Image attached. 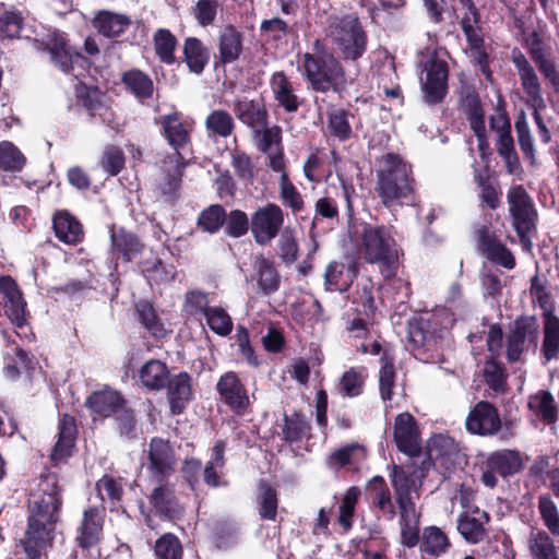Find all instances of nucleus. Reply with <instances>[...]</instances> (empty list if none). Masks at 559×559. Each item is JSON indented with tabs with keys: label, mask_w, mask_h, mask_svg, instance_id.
Masks as SVG:
<instances>
[{
	"label": "nucleus",
	"mask_w": 559,
	"mask_h": 559,
	"mask_svg": "<svg viewBox=\"0 0 559 559\" xmlns=\"http://www.w3.org/2000/svg\"><path fill=\"white\" fill-rule=\"evenodd\" d=\"M53 532L49 527L28 523L25 537L21 540L27 559H46V551L51 546Z\"/></svg>",
	"instance_id": "23"
},
{
	"label": "nucleus",
	"mask_w": 559,
	"mask_h": 559,
	"mask_svg": "<svg viewBox=\"0 0 559 559\" xmlns=\"http://www.w3.org/2000/svg\"><path fill=\"white\" fill-rule=\"evenodd\" d=\"M139 377L146 389L159 391L169 382V370L165 362L151 359L141 367Z\"/></svg>",
	"instance_id": "33"
},
{
	"label": "nucleus",
	"mask_w": 559,
	"mask_h": 559,
	"mask_svg": "<svg viewBox=\"0 0 559 559\" xmlns=\"http://www.w3.org/2000/svg\"><path fill=\"white\" fill-rule=\"evenodd\" d=\"M25 164V157L21 151L11 142L0 143V168L3 170L17 171Z\"/></svg>",
	"instance_id": "54"
},
{
	"label": "nucleus",
	"mask_w": 559,
	"mask_h": 559,
	"mask_svg": "<svg viewBox=\"0 0 559 559\" xmlns=\"http://www.w3.org/2000/svg\"><path fill=\"white\" fill-rule=\"evenodd\" d=\"M155 554L159 559H181L182 549L176 536L165 534L156 542Z\"/></svg>",
	"instance_id": "64"
},
{
	"label": "nucleus",
	"mask_w": 559,
	"mask_h": 559,
	"mask_svg": "<svg viewBox=\"0 0 559 559\" xmlns=\"http://www.w3.org/2000/svg\"><path fill=\"white\" fill-rule=\"evenodd\" d=\"M350 118H353V115L344 109L331 110L328 114V132L340 141L350 139L353 134Z\"/></svg>",
	"instance_id": "44"
},
{
	"label": "nucleus",
	"mask_w": 559,
	"mask_h": 559,
	"mask_svg": "<svg viewBox=\"0 0 559 559\" xmlns=\"http://www.w3.org/2000/svg\"><path fill=\"white\" fill-rule=\"evenodd\" d=\"M421 90L427 104L440 103L448 91V67L442 60H429L421 76Z\"/></svg>",
	"instance_id": "13"
},
{
	"label": "nucleus",
	"mask_w": 559,
	"mask_h": 559,
	"mask_svg": "<svg viewBox=\"0 0 559 559\" xmlns=\"http://www.w3.org/2000/svg\"><path fill=\"white\" fill-rule=\"evenodd\" d=\"M150 469L157 478L169 476L175 471L176 460L168 441L153 438L148 444Z\"/></svg>",
	"instance_id": "20"
},
{
	"label": "nucleus",
	"mask_w": 559,
	"mask_h": 559,
	"mask_svg": "<svg viewBox=\"0 0 559 559\" xmlns=\"http://www.w3.org/2000/svg\"><path fill=\"white\" fill-rule=\"evenodd\" d=\"M274 173L280 174V197L284 205L295 213L302 211L305 205L302 197L290 181L286 166L283 170H274Z\"/></svg>",
	"instance_id": "46"
},
{
	"label": "nucleus",
	"mask_w": 559,
	"mask_h": 559,
	"mask_svg": "<svg viewBox=\"0 0 559 559\" xmlns=\"http://www.w3.org/2000/svg\"><path fill=\"white\" fill-rule=\"evenodd\" d=\"M130 20L121 14L100 12L94 20V25L106 37L120 35L129 26Z\"/></svg>",
	"instance_id": "42"
},
{
	"label": "nucleus",
	"mask_w": 559,
	"mask_h": 559,
	"mask_svg": "<svg viewBox=\"0 0 559 559\" xmlns=\"http://www.w3.org/2000/svg\"><path fill=\"white\" fill-rule=\"evenodd\" d=\"M365 456V451L358 443L347 444L335 451H333L326 457V466L330 469L338 471L340 468L352 464L354 461H358Z\"/></svg>",
	"instance_id": "47"
},
{
	"label": "nucleus",
	"mask_w": 559,
	"mask_h": 559,
	"mask_svg": "<svg viewBox=\"0 0 559 559\" xmlns=\"http://www.w3.org/2000/svg\"><path fill=\"white\" fill-rule=\"evenodd\" d=\"M393 440L400 452L408 456H417L421 451V437L415 417L405 412L394 419Z\"/></svg>",
	"instance_id": "12"
},
{
	"label": "nucleus",
	"mask_w": 559,
	"mask_h": 559,
	"mask_svg": "<svg viewBox=\"0 0 559 559\" xmlns=\"http://www.w3.org/2000/svg\"><path fill=\"white\" fill-rule=\"evenodd\" d=\"M538 511L544 525L554 536H559V510L548 495L539 496Z\"/></svg>",
	"instance_id": "52"
},
{
	"label": "nucleus",
	"mask_w": 559,
	"mask_h": 559,
	"mask_svg": "<svg viewBox=\"0 0 559 559\" xmlns=\"http://www.w3.org/2000/svg\"><path fill=\"white\" fill-rule=\"evenodd\" d=\"M122 82L127 88L138 98H148L153 93V82L143 72L131 70L123 74Z\"/></svg>",
	"instance_id": "49"
},
{
	"label": "nucleus",
	"mask_w": 559,
	"mask_h": 559,
	"mask_svg": "<svg viewBox=\"0 0 559 559\" xmlns=\"http://www.w3.org/2000/svg\"><path fill=\"white\" fill-rule=\"evenodd\" d=\"M167 386L170 409L174 414H180L191 399L190 377L187 372H181L173 379L169 378Z\"/></svg>",
	"instance_id": "32"
},
{
	"label": "nucleus",
	"mask_w": 559,
	"mask_h": 559,
	"mask_svg": "<svg viewBox=\"0 0 559 559\" xmlns=\"http://www.w3.org/2000/svg\"><path fill=\"white\" fill-rule=\"evenodd\" d=\"M301 67L316 92H337L345 84V72L340 60L319 41L314 44V52L302 55Z\"/></svg>",
	"instance_id": "6"
},
{
	"label": "nucleus",
	"mask_w": 559,
	"mask_h": 559,
	"mask_svg": "<svg viewBox=\"0 0 559 559\" xmlns=\"http://www.w3.org/2000/svg\"><path fill=\"white\" fill-rule=\"evenodd\" d=\"M225 222V211L221 205H211L198 219L199 226L207 233H216Z\"/></svg>",
	"instance_id": "60"
},
{
	"label": "nucleus",
	"mask_w": 559,
	"mask_h": 559,
	"mask_svg": "<svg viewBox=\"0 0 559 559\" xmlns=\"http://www.w3.org/2000/svg\"><path fill=\"white\" fill-rule=\"evenodd\" d=\"M270 87L278 106L287 112H295L300 106L299 97L295 93L293 82L282 72H274L270 79Z\"/></svg>",
	"instance_id": "26"
},
{
	"label": "nucleus",
	"mask_w": 559,
	"mask_h": 559,
	"mask_svg": "<svg viewBox=\"0 0 559 559\" xmlns=\"http://www.w3.org/2000/svg\"><path fill=\"white\" fill-rule=\"evenodd\" d=\"M359 493L360 491L358 488L350 487L345 492L342 503L340 504L338 522L346 531L352 527V518L354 515Z\"/></svg>",
	"instance_id": "61"
},
{
	"label": "nucleus",
	"mask_w": 559,
	"mask_h": 559,
	"mask_svg": "<svg viewBox=\"0 0 559 559\" xmlns=\"http://www.w3.org/2000/svg\"><path fill=\"white\" fill-rule=\"evenodd\" d=\"M254 145L259 152L266 156V166L272 170H283L286 166L282 129L278 126L262 127L252 132Z\"/></svg>",
	"instance_id": "11"
},
{
	"label": "nucleus",
	"mask_w": 559,
	"mask_h": 559,
	"mask_svg": "<svg viewBox=\"0 0 559 559\" xmlns=\"http://www.w3.org/2000/svg\"><path fill=\"white\" fill-rule=\"evenodd\" d=\"M216 390L221 400L236 414H243L249 404V395L246 386L233 371L221 376L216 383Z\"/></svg>",
	"instance_id": "14"
},
{
	"label": "nucleus",
	"mask_w": 559,
	"mask_h": 559,
	"mask_svg": "<svg viewBox=\"0 0 559 559\" xmlns=\"http://www.w3.org/2000/svg\"><path fill=\"white\" fill-rule=\"evenodd\" d=\"M530 409L540 416L547 423H555L557 419V408L552 395L547 391H539L530 396Z\"/></svg>",
	"instance_id": "48"
},
{
	"label": "nucleus",
	"mask_w": 559,
	"mask_h": 559,
	"mask_svg": "<svg viewBox=\"0 0 559 559\" xmlns=\"http://www.w3.org/2000/svg\"><path fill=\"white\" fill-rule=\"evenodd\" d=\"M259 514L264 520L274 521L277 514V497L276 491L265 485H260V493L258 497Z\"/></svg>",
	"instance_id": "57"
},
{
	"label": "nucleus",
	"mask_w": 559,
	"mask_h": 559,
	"mask_svg": "<svg viewBox=\"0 0 559 559\" xmlns=\"http://www.w3.org/2000/svg\"><path fill=\"white\" fill-rule=\"evenodd\" d=\"M205 128L210 136H229L235 129L233 116L222 109H215L205 119Z\"/></svg>",
	"instance_id": "41"
},
{
	"label": "nucleus",
	"mask_w": 559,
	"mask_h": 559,
	"mask_svg": "<svg viewBox=\"0 0 559 559\" xmlns=\"http://www.w3.org/2000/svg\"><path fill=\"white\" fill-rule=\"evenodd\" d=\"M242 34L233 25H226L218 36V52L223 63L236 61L242 52Z\"/></svg>",
	"instance_id": "30"
},
{
	"label": "nucleus",
	"mask_w": 559,
	"mask_h": 559,
	"mask_svg": "<svg viewBox=\"0 0 559 559\" xmlns=\"http://www.w3.org/2000/svg\"><path fill=\"white\" fill-rule=\"evenodd\" d=\"M415 186L412 166L401 156L389 153L381 158L376 190L384 206L393 207L412 202Z\"/></svg>",
	"instance_id": "3"
},
{
	"label": "nucleus",
	"mask_w": 559,
	"mask_h": 559,
	"mask_svg": "<svg viewBox=\"0 0 559 559\" xmlns=\"http://www.w3.org/2000/svg\"><path fill=\"white\" fill-rule=\"evenodd\" d=\"M233 110L238 120L246 124L251 132L267 124V110L257 100L247 98L237 99L234 102Z\"/></svg>",
	"instance_id": "25"
},
{
	"label": "nucleus",
	"mask_w": 559,
	"mask_h": 559,
	"mask_svg": "<svg viewBox=\"0 0 559 559\" xmlns=\"http://www.w3.org/2000/svg\"><path fill=\"white\" fill-rule=\"evenodd\" d=\"M480 245L488 259L507 269L514 267L515 261L512 253L493 237L490 235H483L480 238Z\"/></svg>",
	"instance_id": "45"
},
{
	"label": "nucleus",
	"mask_w": 559,
	"mask_h": 559,
	"mask_svg": "<svg viewBox=\"0 0 559 559\" xmlns=\"http://www.w3.org/2000/svg\"><path fill=\"white\" fill-rule=\"evenodd\" d=\"M542 352L547 362L559 354V319L552 313L545 314Z\"/></svg>",
	"instance_id": "39"
},
{
	"label": "nucleus",
	"mask_w": 559,
	"mask_h": 559,
	"mask_svg": "<svg viewBox=\"0 0 559 559\" xmlns=\"http://www.w3.org/2000/svg\"><path fill=\"white\" fill-rule=\"evenodd\" d=\"M324 34L326 41L343 59L356 61L367 50L368 35L355 13L330 15Z\"/></svg>",
	"instance_id": "5"
},
{
	"label": "nucleus",
	"mask_w": 559,
	"mask_h": 559,
	"mask_svg": "<svg viewBox=\"0 0 559 559\" xmlns=\"http://www.w3.org/2000/svg\"><path fill=\"white\" fill-rule=\"evenodd\" d=\"M225 448L226 443L224 441H216L212 448L211 457L203 469V479L211 487L224 485L221 475L225 466Z\"/></svg>",
	"instance_id": "35"
},
{
	"label": "nucleus",
	"mask_w": 559,
	"mask_h": 559,
	"mask_svg": "<svg viewBox=\"0 0 559 559\" xmlns=\"http://www.w3.org/2000/svg\"><path fill=\"white\" fill-rule=\"evenodd\" d=\"M76 439V425L72 416L64 415L58 425V440L52 448L50 457L55 464L71 456Z\"/></svg>",
	"instance_id": "24"
},
{
	"label": "nucleus",
	"mask_w": 559,
	"mask_h": 559,
	"mask_svg": "<svg viewBox=\"0 0 559 559\" xmlns=\"http://www.w3.org/2000/svg\"><path fill=\"white\" fill-rule=\"evenodd\" d=\"M144 274L151 285L165 284L175 280L176 269L171 264H164L162 261L156 260L152 266L144 270Z\"/></svg>",
	"instance_id": "62"
},
{
	"label": "nucleus",
	"mask_w": 559,
	"mask_h": 559,
	"mask_svg": "<svg viewBox=\"0 0 559 559\" xmlns=\"http://www.w3.org/2000/svg\"><path fill=\"white\" fill-rule=\"evenodd\" d=\"M356 266L332 261L328 264L324 272V286L329 292H346L356 277Z\"/></svg>",
	"instance_id": "27"
},
{
	"label": "nucleus",
	"mask_w": 559,
	"mask_h": 559,
	"mask_svg": "<svg viewBox=\"0 0 559 559\" xmlns=\"http://www.w3.org/2000/svg\"><path fill=\"white\" fill-rule=\"evenodd\" d=\"M176 37L166 28H159L154 34V48L159 60L171 64L175 62Z\"/></svg>",
	"instance_id": "50"
},
{
	"label": "nucleus",
	"mask_w": 559,
	"mask_h": 559,
	"mask_svg": "<svg viewBox=\"0 0 559 559\" xmlns=\"http://www.w3.org/2000/svg\"><path fill=\"white\" fill-rule=\"evenodd\" d=\"M455 322L454 313L449 309H438L427 318L415 319L408 325V341L418 355L430 354L428 358L439 357V352Z\"/></svg>",
	"instance_id": "7"
},
{
	"label": "nucleus",
	"mask_w": 559,
	"mask_h": 559,
	"mask_svg": "<svg viewBox=\"0 0 559 559\" xmlns=\"http://www.w3.org/2000/svg\"><path fill=\"white\" fill-rule=\"evenodd\" d=\"M124 400L116 390L105 388L96 391L86 400V406L92 413L102 417L116 415L122 408Z\"/></svg>",
	"instance_id": "28"
},
{
	"label": "nucleus",
	"mask_w": 559,
	"mask_h": 559,
	"mask_svg": "<svg viewBox=\"0 0 559 559\" xmlns=\"http://www.w3.org/2000/svg\"><path fill=\"white\" fill-rule=\"evenodd\" d=\"M395 377L396 373L393 365V358L389 357L388 354L384 353L381 357V368L379 371V389L383 401L391 400Z\"/></svg>",
	"instance_id": "53"
},
{
	"label": "nucleus",
	"mask_w": 559,
	"mask_h": 559,
	"mask_svg": "<svg viewBox=\"0 0 559 559\" xmlns=\"http://www.w3.org/2000/svg\"><path fill=\"white\" fill-rule=\"evenodd\" d=\"M218 5L217 0H198L191 8V11L198 24L206 27L214 23Z\"/></svg>",
	"instance_id": "58"
},
{
	"label": "nucleus",
	"mask_w": 559,
	"mask_h": 559,
	"mask_svg": "<svg viewBox=\"0 0 559 559\" xmlns=\"http://www.w3.org/2000/svg\"><path fill=\"white\" fill-rule=\"evenodd\" d=\"M450 547L448 536L437 526L425 527L421 535L420 549L429 556H440Z\"/></svg>",
	"instance_id": "40"
},
{
	"label": "nucleus",
	"mask_w": 559,
	"mask_h": 559,
	"mask_svg": "<svg viewBox=\"0 0 559 559\" xmlns=\"http://www.w3.org/2000/svg\"><path fill=\"white\" fill-rule=\"evenodd\" d=\"M110 239L112 251L121 254L126 261H131L142 250V243L138 237L122 228L112 227Z\"/></svg>",
	"instance_id": "38"
},
{
	"label": "nucleus",
	"mask_w": 559,
	"mask_h": 559,
	"mask_svg": "<svg viewBox=\"0 0 559 559\" xmlns=\"http://www.w3.org/2000/svg\"><path fill=\"white\" fill-rule=\"evenodd\" d=\"M47 47L51 59L64 73H70L76 67L84 68L86 60L84 57L68 46L67 39L62 33L53 32L49 35Z\"/></svg>",
	"instance_id": "19"
},
{
	"label": "nucleus",
	"mask_w": 559,
	"mask_h": 559,
	"mask_svg": "<svg viewBox=\"0 0 559 559\" xmlns=\"http://www.w3.org/2000/svg\"><path fill=\"white\" fill-rule=\"evenodd\" d=\"M60 489L55 475L40 479L37 492L32 496L28 523L55 531L61 508Z\"/></svg>",
	"instance_id": "8"
},
{
	"label": "nucleus",
	"mask_w": 559,
	"mask_h": 559,
	"mask_svg": "<svg viewBox=\"0 0 559 559\" xmlns=\"http://www.w3.org/2000/svg\"><path fill=\"white\" fill-rule=\"evenodd\" d=\"M162 126L168 143L175 148V153L162 160L157 188L167 201H173L180 187L182 170L186 165L180 150L189 144L190 136L187 126L177 114L163 117Z\"/></svg>",
	"instance_id": "4"
},
{
	"label": "nucleus",
	"mask_w": 559,
	"mask_h": 559,
	"mask_svg": "<svg viewBox=\"0 0 559 559\" xmlns=\"http://www.w3.org/2000/svg\"><path fill=\"white\" fill-rule=\"evenodd\" d=\"M151 503L154 509L165 516H173L179 511V506L169 485L156 487L151 495Z\"/></svg>",
	"instance_id": "43"
},
{
	"label": "nucleus",
	"mask_w": 559,
	"mask_h": 559,
	"mask_svg": "<svg viewBox=\"0 0 559 559\" xmlns=\"http://www.w3.org/2000/svg\"><path fill=\"white\" fill-rule=\"evenodd\" d=\"M310 431V424L307 418L301 414H293L285 419V426L283 433L285 440L288 442H295L306 437Z\"/></svg>",
	"instance_id": "56"
},
{
	"label": "nucleus",
	"mask_w": 559,
	"mask_h": 559,
	"mask_svg": "<svg viewBox=\"0 0 559 559\" xmlns=\"http://www.w3.org/2000/svg\"><path fill=\"white\" fill-rule=\"evenodd\" d=\"M488 521L487 512L479 508H473L472 510L463 511L459 516L457 530L466 542L477 544L486 535L485 525Z\"/></svg>",
	"instance_id": "22"
},
{
	"label": "nucleus",
	"mask_w": 559,
	"mask_h": 559,
	"mask_svg": "<svg viewBox=\"0 0 559 559\" xmlns=\"http://www.w3.org/2000/svg\"><path fill=\"white\" fill-rule=\"evenodd\" d=\"M355 238L359 255L370 264H378L385 280L393 278L399 271L400 252L393 236V227L358 224Z\"/></svg>",
	"instance_id": "1"
},
{
	"label": "nucleus",
	"mask_w": 559,
	"mask_h": 559,
	"mask_svg": "<svg viewBox=\"0 0 559 559\" xmlns=\"http://www.w3.org/2000/svg\"><path fill=\"white\" fill-rule=\"evenodd\" d=\"M466 429L480 436H492L501 427L498 411L488 402H479L469 412L466 418Z\"/></svg>",
	"instance_id": "16"
},
{
	"label": "nucleus",
	"mask_w": 559,
	"mask_h": 559,
	"mask_svg": "<svg viewBox=\"0 0 559 559\" xmlns=\"http://www.w3.org/2000/svg\"><path fill=\"white\" fill-rule=\"evenodd\" d=\"M185 62L194 74H201L209 62V51L197 37H188L183 44Z\"/></svg>",
	"instance_id": "37"
},
{
	"label": "nucleus",
	"mask_w": 559,
	"mask_h": 559,
	"mask_svg": "<svg viewBox=\"0 0 559 559\" xmlns=\"http://www.w3.org/2000/svg\"><path fill=\"white\" fill-rule=\"evenodd\" d=\"M531 559H559L557 547L544 531H532L527 538Z\"/></svg>",
	"instance_id": "36"
},
{
	"label": "nucleus",
	"mask_w": 559,
	"mask_h": 559,
	"mask_svg": "<svg viewBox=\"0 0 559 559\" xmlns=\"http://www.w3.org/2000/svg\"><path fill=\"white\" fill-rule=\"evenodd\" d=\"M390 477L400 510L401 544L413 548L419 542L420 513L416 509L415 501L419 498L421 474L416 469L408 472L395 465Z\"/></svg>",
	"instance_id": "2"
},
{
	"label": "nucleus",
	"mask_w": 559,
	"mask_h": 559,
	"mask_svg": "<svg viewBox=\"0 0 559 559\" xmlns=\"http://www.w3.org/2000/svg\"><path fill=\"white\" fill-rule=\"evenodd\" d=\"M531 55L542 74L549 80L555 91L559 93V72L557 71L554 62L547 58L545 52L539 48L533 49Z\"/></svg>",
	"instance_id": "63"
},
{
	"label": "nucleus",
	"mask_w": 559,
	"mask_h": 559,
	"mask_svg": "<svg viewBox=\"0 0 559 559\" xmlns=\"http://www.w3.org/2000/svg\"><path fill=\"white\" fill-rule=\"evenodd\" d=\"M210 329L221 336L228 335L233 330V321L225 309L212 307L205 312Z\"/></svg>",
	"instance_id": "55"
},
{
	"label": "nucleus",
	"mask_w": 559,
	"mask_h": 559,
	"mask_svg": "<svg viewBox=\"0 0 559 559\" xmlns=\"http://www.w3.org/2000/svg\"><path fill=\"white\" fill-rule=\"evenodd\" d=\"M136 310L141 323L154 337L160 338L167 334L164 323L158 319L154 308L148 302H139Z\"/></svg>",
	"instance_id": "51"
},
{
	"label": "nucleus",
	"mask_w": 559,
	"mask_h": 559,
	"mask_svg": "<svg viewBox=\"0 0 559 559\" xmlns=\"http://www.w3.org/2000/svg\"><path fill=\"white\" fill-rule=\"evenodd\" d=\"M251 282L255 283L259 295L269 296L276 293L281 285V275L273 261L263 255H257L252 262Z\"/></svg>",
	"instance_id": "21"
},
{
	"label": "nucleus",
	"mask_w": 559,
	"mask_h": 559,
	"mask_svg": "<svg viewBox=\"0 0 559 559\" xmlns=\"http://www.w3.org/2000/svg\"><path fill=\"white\" fill-rule=\"evenodd\" d=\"M99 165L109 176L118 175L124 166L123 152L114 145L106 146Z\"/></svg>",
	"instance_id": "59"
},
{
	"label": "nucleus",
	"mask_w": 559,
	"mask_h": 559,
	"mask_svg": "<svg viewBox=\"0 0 559 559\" xmlns=\"http://www.w3.org/2000/svg\"><path fill=\"white\" fill-rule=\"evenodd\" d=\"M512 62L518 70L524 92L530 97L532 107H545L542 86L538 76L526 57L518 49L512 51Z\"/></svg>",
	"instance_id": "18"
},
{
	"label": "nucleus",
	"mask_w": 559,
	"mask_h": 559,
	"mask_svg": "<svg viewBox=\"0 0 559 559\" xmlns=\"http://www.w3.org/2000/svg\"><path fill=\"white\" fill-rule=\"evenodd\" d=\"M284 224V212L280 205L267 203L258 207L250 217V231L254 241L266 246L275 239Z\"/></svg>",
	"instance_id": "9"
},
{
	"label": "nucleus",
	"mask_w": 559,
	"mask_h": 559,
	"mask_svg": "<svg viewBox=\"0 0 559 559\" xmlns=\"http://www.w3.org/2000/svg\"><path fill=\"white\" fill-rule=\"evenodd\" d=\"M53 229L57 238L64 243H78L83 238L81 224L68 212H58L55 215Z\"/></svg>",
	"instance_id": "34"
},
{
	"label": "nucleus",
	"mask_w": 559,
	"mask_h": 559,
	"mask_svg": "<svg viewBox=\"0 0 559 559\" xmlns=\"http://www.w3.org/2000/svg\"><path fill=\"white\" fill-rule=\"evenodd\" d=\"M486 466L496 469L499 476L508 477L521 471L523 460L518 451L499 450L488 455Z\"/></svg>",
	"instance_id": "31"
},
{
	"label": "nucleus",
	"mask_w": 559,
	"mask_h": 559,
	"mask_svg": "<svg viewBox=\"0 0 559 559\" xmlns=\"http://www.w3.org/2000/svg\"><path fill=\"white\" fill-rule=\"evenodd\" d=\"M512 225L520 236L524 238L535 228L536 210L532 198L522 186H514L507 195Z\"/></svg>",
	"instance_id": "10"
},
{
	"label": "nucleus",
	"mask_w": 559,
	"mask_h": 559,
	"mask_svg": "<svg viewBox=\"0 0 559 559\" xmlns=\"http://www.w3.org/2000/svg\"><path fill=\"white\" fill-rule=\"evenodd\" d=\"M429 459L439 467L449 472L452 466L460 463L462 455L459 444L453 438L447 435L432 436L427 444Z\"/></svg>",
	"instance_id": "17"
},
{
	"label": "nucleus",
	"mask_w": 559,
	"mask_h": 559,
	"mask_svg": "<svg viewBox=\"0 0 559 559\" xmlns=\"http://www.w3.org/2000/svg\"><path fill=\"white\" fill-rule=\"evenodd\" d=\"M538 324L535 318L524 317L515 320L508 337L507 356L510 361H516L525 349L526 344L536 345Z\"/></svg>",
	"instance_id": "15"
},
{
	"label": "nucleus",
	"mask_w": 559,
	"mask_h": 559,
	"mask_svg": "<svg viewBox=\"0 0 559 559\" xmlns=\"http://www.w3.org/2000/svg\"><path fill=\"white\" fill-rule=\"evenodd\" d=\"M103 528V512L98 508H90L84 511L82 523L79 527L78 543L83 548L95 545Z\"/></svg>",
	"instance_id": "29"
}]
</instances>
